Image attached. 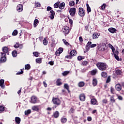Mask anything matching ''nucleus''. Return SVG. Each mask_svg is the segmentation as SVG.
<instances>
[{
  "label": "nucleus",
  "instance_id": "0e129e2a",
  "mask_svg": "<svg viewBox=\"0 0 124 124\" xmlns=\"http://www.w3.org/2000/svg\"><path fill=\"white\" fill-rule=\"evenodd\" d=\"M94 47H96V44H92L90 46V48H94Z\"/></svg>",
  "mask_w": 124,
  "mask_h": 124
},
{
  "label": "nucleus",
  "instance_id": "9b49d317",
  "mask_svg": "<svg viewBox=\"0 0 124 124\" xmlns=\"http://www.w3.org/2000/svg\"><path fill=\"white\" fill-rule=\"evenodd\" d=\"M2 51L3 53H2V54H5V55H6V54L8 53V48L6 46H4L2 47Z\"/></svg>",
  "mask_w": 124,
  "mask_h": 124
},
{
  "label": "nucleus",
  "instance_id": "7ed1b4c3",
  "mask_svg": "<svg viewBox=\"0 0 124 124\" xmlns=\"http://www.w3.org/2000/svg\"><path fill=\"white\" fill-rule=\"evenodd\" d=\"M69 13L72 17L75 16V14H76V8H71L69 10Z\"/></svg>",
  "mask_w": 124,
  "mask_h": 124
},
{
  "label": "nucleus",
  "instance_id": "f3484780",
  "mask_svg": "<svg viewBox=\"0 0 124 124\" xmlns=\"http://www.w3.org/2000/svg\"><path fill=\"white\" fill-rule=\"evenodd\" d=\"M31 109L33 110V111H39L38 106H34L32 107Z\"/></svg>",
  "mask_w": 124,
  "mask_h": 124
},
{
  "label": "nucleus",
  "instance_id": "603ef678",
  "mask_svg": "<svg viewBox=\"0 0 124 124\" xmlns=\"http://www.w3.org/2000/svg\"><path fill=\"white\" fill-rule=\"evenodd\" d=\"M35 7H40V3L35 2Z\"/></svg>",
  "mask_w": 124,
  "mask_h": 124
},
{
  "label": "nucleus",
  "instance_id": "aec40b11",
  "mask_svg": "<svg viewBox=\"0 0 124 124\" xmlns=\"http://www.w3.org/2000/svg\"><path fill=\"white\" fill-rule=\"evenodd\" d=\"M15 121L16 123L17 124H20V123H21V119L20 117H16L15 118Z\"/></svg>",
  "mask_w": 124,
  "mask_h": 124
},
{
  "label": "nucleus",
  "instance_id": "864d4df0",
  "mask_svg": "<svg viewBox=\"0 0 124 124\" xmlns=\"http://www.w3.org/2000/svg\"><path fill=\"white\" fill-rule=\"evenodd\" d=\"M33 54L35 57H38L39 56V53L38 52H33Z\"/></svg>",
  "mask_w": 124,
  "mask_h": 124
},
{
  "label": "nucleus",
  "instance_id": "8fccbe9b",
  "mask_svg": "<svg viewBox=\"0 0 124 124\" xmlns=\"http://www.w3.org/2000/svg\"><path fill=\"white\" fill-rule=\"evenodd\" d=\"M64 87L65 89H66V90H67V91H68V90H69V86H68V84H65L64 85Z\"/></svg>",
  "mask_w": 124,
  "mask_h": 124
},
{
  "label": "nucleus",
  "instance_id": "79ce46f5",
  "mask_svg": "<svg viewBox=\"0 0 124 124\" xmlns=\"http://www.w3.org/2000/svg\"><path fill=\"white\" fill-rule=\"evenodd\" d=\"M69 73V71H64L62 73V75L63 76H66V75H68V74Z\"/></svg>",
  "mask_w": 124,
  "mask_h": 124
},
{
  "label": "nucleus",
  "instance_id": "423d86ee",
  "mask_svg": "<svg viewBox=\"0 0 124 124\" xmlns=\"http://www.w3.org/2000/svg\"><path fill=\"white\" fill-rule=\"evenodd\" d=\"M1 57L0 59V62H6V57H5L6 55L5 53H2L1 52Z\"/></svg>",
  "mask_w": 124,
  "mask_h": 124
},
{
  "label": "nucleus",
  "instance_id": "09e8293b",
  "mask_svg": "<svg viewBox=\"0 0 124 124\" xmlns=\"http://www.w3.org/2000/svg\"><path fill=\"white\" fill-rule=\"evenodd\" d=\"M78 61H82V60H84V57L81 56H79L78 57Z\"/></svg>",
  "mask_w": 124,
  "mask_h": 124
},
{
  "label": "nucleus",
  "instance_id": "4c0bfd02",
  "mask_svg": "<svg viewBox=\"0 0 124 124\" xmlns=\"http://www.w3.org/2000/svg\"><path fill=\"white\" fill-rule=\"evenodd\" d=\"M91 45H92V42H88L86 46V48L89 49V48H91Z\"/></svg>",
  "mask_w": 124,
  "mask_h": 124
},
{
  "label": "nucleus",
  "instance_id": "de8ad7c7",
  "mask_svg": "<svg viewBox=\"0 0 124 124\" xmlns=\"http://www.w3.org/2000/svg\"><path fill=\"white\" fill-rule=\"evenodd\" d=\"M16 34H18V31L17 30H14L12 33V35H16Z\"/></svg>",
  "mask_w": 124,
  "mask_h": 124
},
{
  "label": "nucleus",
  "instance_id": "dca6fc26",
  "mask_svg": "<svg viewBox=\"0 0 124 124\" xmlns=\"http://www.w3.org/2000/svg\"><path fill=\"white\" fill-rule=\"evenodd\" d=\"M65 5V3L64 2L61 3L59 5V8L60 9H63V8H64Z\"/></svg>",
  "mask_w": 124,
  "mask_h": 124
},
{
  "label": "nucleus",
  "instance_id": "b1692460",
  "mask_svg": "<svg viewBox=\"0 0 124 124\" xmlns=\"http://www.w3.org/2000/svg\"><path fill=\"white\" fill-rule=\"evenodd\" d=\"M101 75L102 77H103L104 78H106V77H107V76H108V74L106 72H102L101 73Z\"/></svg>",
  "mask_w": 124,
  "mask_h": 124
},
{
  "label": "nucleus",
  "instance_id": "49530a36",
  "mask_svg": "<svg viewBox=\"0 0 124 124\" xmlns=\"http://www.w3.org/2000/svg\"><path fill=\"white\" fill-rule=\"evenodd\" d=\"M19 46H20V44H19V43H16L14 45V47H15V48H19Z\"/></svg>",
  "mask_w": 124,
  "mask_h": 124
},
{
  "label": "nucleus",
  "instance_id": "bf43d9fd",
  "mask_svg": "<svg viewBox=\"0 0 124 124\" xmlns=\"http://www.w3.org/2000/svg\"><path fill=\"white\" fill-rule=\"evenodd\" d=\"M110 81H111V78H110V77H108L106 81V83H110Z\"/></svg>",
  "mask_w": 124,
  "mask_h": 124
},
{
  "label": "nucleus",
  "instance_id": "0eeeda50",
  "mask_svg": "<svg viewBox=\"0 0 124 124\" xmlns=\"http://www.w3.org/2000/svg\"><path fill=\"white\" fill-rule=\"evenodd\" d=\"M16 10L19 12H22V11H23V5H17V6L16 7Z\"/></svg>",
  "mask_w": 124,
  "mask_h": 124
},
{
  "label": "nucleus",
  "instance_id": "2eb2a0df",
  "mask_svg": "<svg viewBox=\"0 0 124 124\" xmlns=\"http://www.w3.org/2000/svg\"><path fill=\"white\" fill-rule=\"evenodd\" d=\"M108 30L111 33H115L117 31L116 29L114 28H109Z\"/></svg>",
  "mask_w": 124,
  "mask_h": 124
},
{
  "label": "nucleus",
  "instance_id": "ea45409f",
  "mask_svg": "<svg viewBox=\"0 0 124 124\" xmlns=\"http://www.w3.org/2000/svg\"><path fill=\"white\" fill-rule=\"evenodd\" d=\"M59 4H60V1H58L54 4V8H58L59 7Z\"/></svg>",
  "mask_w": 124,
  "mask_h": 124
},
{
  "label": "nucleus",
  "instance_id": "f704fd0d",
  "mask_svg": "<svg viewBox=\"0 0 124 124\" xmlns=\"http://www.w3.org/2000/svg\"><path fill=\"white\" fill-rule=\"evenodd\" d=\"M97 73V70L94 69L91 71V75H95V74H96Z\"/></svg>",
  "mask_w": 124,
  "mask_h": 124
},
{
  "label": "nucleus",
  "instance_id": "6ab92c4d",
  "mask_svg": "<svg viewBox=\"0 0 124 124\" xmlns=\"http://www.w3.org/2000/svg\"><path fill=\"white\" fill-rule=\"evenodd\" d=\"M61 78H58L56 81V85L57 86H61V85H62V81H61Z\"/></svg>",
  "mask_w": 124,
  "mask_h": 124
},
{
  "label": "nucleus",
  "instance_id": "f257e3e1",
  "mask_svg": "<svg viewBox=\"0 0 124 124\" xmlns=\"http://www.w3.org/2000/svg\"><path fill=\"white\" fill-rule=\"evenodd\" d=\"M96 66L97 67H98L99 70H101L102 71H103L107 69V67L108 66H107L106 63L98 62L96 63Z\"/></svg>",
  "mask_w": 124,
  "mask_h": 124
},
{
  "label": "nucleus",
  "instance_id": "a211bd4d",
  "mask_svg": "<svg viewBox=\"0 0 124 124\" xmlns=\"http://www.w3.org/2000/svg\"><path fill=\"white\" fill-rule=\"evenodd\" d=\"M77 54V52L75 50H72L70 52V55L71 56V57H74L75 55Z\"/></svg>",
  "mask_w": 124,
  "mask_h": 124
},
{
  "label": "nucleus",
  "instance_id": "37998d69",
  "mask_svg": "<svg viewBox=\"0 0 124 124\" xmlns=\"http://www.w3.org/2000/svg\"><path fill=\"white\" fill-rule=\"evenodd\" d=\"M55 46H56V44H55L54 42H52L50 44V47H51V48H55Z\"/></svg>",
  "mask_w": 124,
  "mask_h": 124
},
{
  "label": "nucleus",
  "instance_id": "72a5a7b5",
  "mask_svg": "<svg viewBox=\"0 0 124 124\" xmlns=\"http://www.w3.org/2000/svg\"><path fill=\"white\" fill-rule=\"evenodd\" d=\"M67 121V119L66 118H62L61 119V123L62 124H65V122Z\"/></svg>",
  "mask_w": 124,
  "mask_h": 124
},
{
  "label": "nucleus",
  "instance_id": "f8f14e48",
  "mask_svg": "<svg viewBox=\"0 0 124 124\" xmlns=\"http://www.w3.org/2000/svg\"><path fill=\"white\" fill-rule=\"evenodd\" d=\"M115 89L116 91H120L121 90H122V86L120 83H118L115 86Z\"/></svg>",
  "mask_w": 124,
  "mask_h": 124
},
{
  "label": "nucleus",
  "instance_id": "c03bdc74",
  "mask_svg": "<svg viewBox=\"0 0 124 124\" xmlns=\"http://www.w3.org/2000/svg\"><path fill=\"white\" fill-rule=\"evenodd\" d=\"M106 6V4H105L102 5L100 7V9H101L102 10H104V9H105Z\"/></svg>",
  "mask_w": 124,
  "mask_h": 124
},
{
  "label": "nucleus",
  "instance_id": "ddd939ff",
  "mask_svg": "<svg viewBox=\"0 0 124 124\" xmlns=\"http://www.w3.org/2000/svg\"><path fill=\"white\" fill-rule=\"evenodd\" d=\"M79 99L81 101H85L86 100V96L84 94H81L79 95Z\"/></svg>",
  "mask_w": 124,
  "mask_h": 124
},
{
  "label": "nucleus",
  "instance_id": "c756f323",
  "mask_svg": "<svg viewBox=\"0 0 124 124\" xmlns=\"http://www.w3.org/2000/svg\"><path fill=\"white\" fill-rule=\"evenodd\" d=\"M114 57L115 59H116V60H117V61L122 62V61L123 60V59L122 58H119V56H118V55H114Z\"/></svg>",
  "mask_w": 124,
  "mask_h": 124
},
{
  "label": "nucleus",
  "instance_id": "774afa93",
  "mask_svg": "<svg viewBox=\"0 0 124 124\" xmlns=\"http://www.w3.org/2000/svg\"><path fill=\"white\" fill-rule=\"evenodd\" d=\"M52 9V7L48 6L47 7V11H50Z\"/></svg>",
  "mask_w": 124,
  "mask_h": 124
},
{
  "label": "nucleus",
  "instance_id": "4d7b16f0",
  "mask_svg": "<svg viewBox=\"0 0 124 124\" xmlns=\"http://www.w3.org/2000/svg\"><path fill=\"white\" fill-rule=\"evenodd\" d=\"M55 55L56 56H60V55H61V53L60 52V51H59V50H57L56 52H55Z\"/></svg>",
  "mask_w": 124,
  "mask_h": 124
},
{
  "label": "nucleus",
  "instance_id": "a19ab883",
  "mask_svg": "<svg viewBox=\"0 0 124 124\" xmlns=\"http://www.w3.org/2000/svg\"><path fill=\"white\" fill-rule=\"evenodd\" d=\"M110 101L112 103H114V102H115L116 100H115V99L114 98V95H112L110 97Z\"/></svg>",
  "mask_w": 124,
  "mask_h": 124
},
{
  "label": "nucleus",
  "instance_id": "5fc2aeb1",
  "mask_svg": "<svg viewBox=\"0 0 124 124\" xmlns=\"http://www.w3.org/2000/svg\"><path fill=\"white\" fill-rule=\"evenodd\" d=\"M69 114H71L72 113H74V108H71L70 110L69 111Z\"/></svg>",
  "mask_w": 124,
  "mask_h": 124
},
{
  "label": "nucleus",
  "instance_id": "3c124183",
  "mask_svg": "<svg viewBox=\"0 0 124 124\" xmlns=\"http://www.w3.org/2000/svg\"><path fill=\"white\" fill-rule=\"evenodd\" d=\"M110 92H111V93L114 94V93H115V89L113 87H111L110 88Z\"/></svg>",
  "mask_w": 124,
  "mask_h": 124
},
{
  "label": "nucleus",
  "instance_id": "39448f33",
  "mask_svg": "<svg viewBox=\"0 0 124 124\" xmlns=\"http://www.w3.org/2000/svg\"><path fill=\"white\" fill-rule=\"evenodd\" d=\"M37 97L35 96H32L31 98L30 102L31 103H32L33 104H35V103H37Z\"/></svg>",
  "mask_w": 124,
  "mask_h": 124
},
{
  "label": "nucleus",
  "instance_id": "cd10ccee",
  "mask_svg": "<svg viewBox=\"0 0 124 124\" xmlns=\"http://www.w3.org/2000/svg\"><path fill=\"white\" fill-rule=\"evenodd\" d=\"M25 68L26 70H30V69H31V65H30V64H26Z\"/></svg>",
  "mask_w": 124,
  "mask_h": 124
},
{
  "label": "nucleus",
  "instance_id": "e433bc0d",
  "mask_svg": "<svg viewBox=\"0 0 124 124\" xmlns=\"http://www.w3.org/2000/svg\"><path fill=\"white\" fill-rule=\"evenodd\" d=\"M12 54L13 57H17V51L14 50L12 52Z\"/></svg>",
  "mask_w": 124,
  "mask_h": 124
},
{
  "label": "nucleus",
  "instance_id": "393cba45",
  "mask_svg": "<svg viewBox=\"0 0 124 124\" xmlns=\"http://www.w3.org/2000/svg\"><path fill=\"white\" fill-rule=\"evenodd\" d=\"M93 85L95 87V86H96L97 85V79L96 78H93Z\"/></svg>",
  "mask_w": 124,
  "mask_h": 124
},
{
  "label": "nucleus",
  "instance_id": "338daca9",
  "mask_svg": "<svg viewBox=\"0 0 124 124\" xmlns=\"http://www.w3.org/2000/svg\"><path fill=\"white\" fill-rule=\"evenodd\" d=\"M103 103H105V104H107L108 101L107 99H103L102 101Z\"/></svg>",
  "mask_w": 124,
  "mask_h": 124
},
{
  "label": "nucleus",
  "instance_id": "6e6d98bb",
  "mask_svg": "<svg viewBox=\"0 0 124 124\" xmlns=\"http://www.w3.org/2000/svg\"><path fill=\"white\" fill-rule=\"evenodd\" d=\"M57 50L60 52V54H62V51H63V49H62V48L60 47Z\"/></svg>",
  "mask_w": 124,
  "mask_h": 124
},
{
  "label": "nucleus",
  "instance_id": "c85d7f7f",
  "mask_svg": "<svg viewBox=\"0 0 124 124\" xmlns=\"http://www.w3.org/2000/svg\"><path fill=\"white\" fill-rule=\"evenodd\" d=\"M43 43L44 45H47L48 44V41H47V38H44V40L43 41Z\"/></svg>",
  "mask_w": 124,
  "mask_h": 124
},
{
  "label": "nucleus",
  "instance_id": "2f4dec72",
  "mask_svg": "<svg viewBox=\"0 0 124 124\" xmlns=\"http://www.w3.org/2000/svg\"><path fill=\"white\" fill-rule=\"evenodd\" d=\"M31 109H28L25 111V114L26 116H27L28 115H30V114H31Z\"/></svg>",
  "mask_w": 124,
  "mask_h": 124
},
{
  "label": "nucleus",
  "instance_id": "13d9d810",
  "mask_svg": "<svg viewBox=\"0 0 124 124\" xmlns=\"http://www.w3.org/2000/svg\"><path fill=\"white\" fill-rule=\"evenodd\" d=\"M0 111L1 112H2V111H4V107H3V106H0Z\"/></svg>",
  "mask_w": 124,
  "mask_h": 124
},
{
  "label": "nucleus",
  "instance_id": "e2e57ef3",
  "mask_svg": "<svg viewBox=\"0 0 124 124\" xmlns=\"http://www.w3.org/2000/svg\"><path fill=\"white\" fill-rule=\"evenodd\" d=\"M85 31H89V25H87L85 26Z\"/></svg>",
  "mask_w": 124,
  "mask_h": 124
},
{
  "label": "nucleus",
  "instance_id": "4be33fe9",
  "mask_svg": "<svg viewBox=\"0 0 124 124\" xmlns=\"http://www.w3.org/2000/svg\"><path fill=\"white\" fill-rule=\"evenodd\" d=\"M53 116L55 118H59V116H60V113L58 111H56L53 114Z\"/></svg>",
  "mask_w": 124,
  "mask_h": 124
},
{
  "label": "nucleus",
  "instance_id": "1a4fd4ad",
  "mask_svg": "<svg viewBox=\"0 0 124 124\" xmlns=\"http://www.w3.org/2000/svg\"><path fill=\"white\" fill-rule=\"evenodd\" d=\"M0 87L1 89H4V79H1L0 80Z\"/></svg>",
  "mask_w": 124,
  "mask_h": 124
},
{
  "label": "nucleus",
  "instance_id": "c9c22d12",
  "mask_svg": "<svg viewBox=\"0 0 124 124\" xmlns=\"http://www.w3.org/2000/svg\"><path fill=\"white\" fill-rule=\"evenodd\" d=\"M62 41H63L64 44H65V45H66V46H68V45H70V46H71L70 45H69V43H68L66 41V40L63 39Z\"/></svg>",
  "mask_w": 124,
  "mask_h": 124
},
{
  "label": "nucleus",
  "instance_id": "58836bf2",
  "mask_svg": "<svg viewBox=\"0 0 124 124\" xmlns=\"http://www.w3.org/2000/svg\"><path fill=\"white\" fill-rule=\"evenodd\" d=\"M75 4V2H74V1L72 0L69 1L70 6H74Z\"/></svg>",
  "mask_w": 124,
  "mask_h": 124
},
{
  "label": "nucleus",
  "instance_id": "4468645a",
  "mask_svg": "<svg viewBox=\"0 0 124 124\" xmlns=\"http://www.w3.org/2000/svg\"><path fill=\"white\" fill-rule=\"evenodd\" d=\"M100 35V34L97 32H95L93 34V39H96V38H98V37Z\"/></svg>",
  "mask_w": 124,
  "mask_h": 124
},
{
  "label": "nucleus",
  "instance_id": "a18cd8bd",
  "mask_svg": "<svg viewBox=\"0 0 124 124\" xmlns=\"http://www.w3.org/2000/svg\"><path fill=\"white\" fill-rule=\"evenodd\" d=\"M88 64V61H83L81 62L82 65H87Z\"/></svg>",
  "mask_w": 124,
  "mask_h": 124
},
{
  "label": "nucleus",
  "instance_id": "9d476101",
  "mask_svg": "<svg viewBox=\"0 0 124 124\" xmlns=\"http://www.w3.org/2000/svg\"><path fill=\"white\" fill-rule=\"evenodd\" d=\"M50 19L53 20L55 18V11L51 10L50 12Z\"/></svg>",
  "mask_w": 124,
  "mask_h": 124
},
{
  "label": "nucleus",
  "instance_id": "473e14b6",
  "mask_svg": "<svg viewBox=\"0 0 124 124\" xmlns=\"http://www.w3.org/2000/svg\"><path fill=\"white\" fill-rule=\"evenodd\" d=\"M36 62L37 63H41L42 62V59L40 58L36 59Z\"/></svg>",
  "mask_w": 124,
  "mask_h": 124
},
{
  "label": "nucleus",
  "instance_id": "7c9ffc66",
  "mask_svg": "<svg viewBox=\"0 0 124 124\" xmlns=\"http://www.w3.org/2000/svg\"><path fill=\"white\" fill-rule=\"evenodd\" d=\"M86 6H87V9L88 13L91 12V11H92V10L91 9V7H90V6L89 5V4L87 3L86 4Z\"/></svg>",
  "mask_w": 124,
  "mask_h": 124
},
{
  "label": "nucleus",
  "instance_id": "680f3d73",
  "mask_svg": "<svg viewBox=\"0 0 124 124\" xmlns=\"http://www.w3.org/2000/svg\"><path fill=\"white\" fill-rule=\"evenodd\" d=\"M114 56L118 55H119V51L118 50H116L113 54Z\"/></svg>",
  "mask_w": 124,
  "mask_h": 124
},
{
  "label": "nucleus",
  "instance_id": "bb28decb",
  "mask_svg": "<svg viewBox=\"0 0 124 124\" xmlns=\"http://www.w3.org/2000/svg\"><path fill=\"white\" fill-rule=\"evenodd\" d=\"M91 104H93V105H95L96 104V99H91Z\"/></svg>",
  "mask_w": 124,
  "mask_h": 124
},
{
  "label": "nucleus",
  "instance_id": "5701e85b",
  "mask_svg": "<svg viewBox=\"0 0 124 124\" xmlns=\"http://www.w3.org/2000/svg\"><path fill=\"white\" fill-rule=\"evenodd\" d=\"M78 86L79 88H82L85 86V82L84 81H80L78 83Z\"/></svg>",
  "mask_w": 124,
  "mask_h": 124
},
{
  "label": "nucleus",
  "instance_id": "a878e982",
  "mask_svg": "<svg viewBox=\"0 0 124 124\" xmlns=\"http://www.w3.org/2000/svg\"><path fill=\"white\" fill-rule=\"evenodd\" d=\"M115 73L116 75H122V70H119V69L116 70L115 71Z\"/></svg>",
  "mask_w": 124,
  "mask_h": 124
},
{
  "label": "nucleus",
  "instance_id": "f03ea898",
  "mask_svg": "<svg viewBox=\"0 0 124 124\" xmlns=\"http://www.w3.org/2000/svg\"><path fill=\"white\" fill-rule=\"evenodd\" d=\"M52 102L53 104L57 105V106L61 105V100L59 99V98H55V97H53L52 98Z\"/></svg>",
  "mask_w": 124,
  "mask_h": 124
},
{
  "label": "nucleus",
  "instance_id": "6e6552de",
  "mask_svg": "<svg viewBox=\"0 0 124 124\" xmlns=\"http://www.w3.org/2000/svg\"><path fill=\"white\" fill-rule=\"evenodd\" d=\"M63 32L65 34H68L69 33V27L67 26L65 27L63 31Z\"/></svg>",
  "mask_w": 124,
  "mask_h": 124
},
{
  "label": "nucleus",
  "instance_id": "412c9836",
  "mask_svg": "<svg viewBox=\"0 0 124 124\" xmlns=\"http://www.w3.org/2000/svg\"><path fill=\"white\" fill-rule=\"evenodd\" d=\"M38 23H39L38 19H36L34 20L33 23L34 28H36V27H37V24H38Z\"/></svg>",
  "mask_w": 124,
  "mask_h": 124
},
{
  "label": "nucleus",
  "instance_id": "052dcab7",
  "mask_svg": "<svg viewBox=\"0 0 124 124\" xmlns=\"http://www.w3.org/2000/svg\"><path fill=\"white\" fill-rule=\"evenodd\" d=\"M110 48L113 52V53H114L115 52V47H114V46H113L112 45H110Z\"/></svg>",
  "mask_w": 124,
  "mask_h": 124
},
{
  "label": "nucleus",
  "instance_id": "69168bd1",
  "mask_svg": "<svg viewBox=\"0 0 124 124\" xmlns=\"http://www.w3.org/2000/svg\"><path fill=\"white\" fill-rule=\"evenodd\" d=\"M99 49L100 50L101 49V51H105V48H104V46L100 47Z\"/></svg>",
  "mask_w": 124,
  "mask_h": 124
},
{
  "label": "nucleus",
  "instance_id": "20e7f679",
  "mask_svg": "<svg viewBox=\"0 0 124 124\" xmlns=\"http://www.w3.org/2000/svg\"><path fill=\"white\" fill-rule=\"evenodd\" d=\"M85 12L83 8H79L78 11V15L80 17H84L85 16Z\"/></svg>",
  "mask_w": 124,
  "mask_h": 124
}]
</instances>
